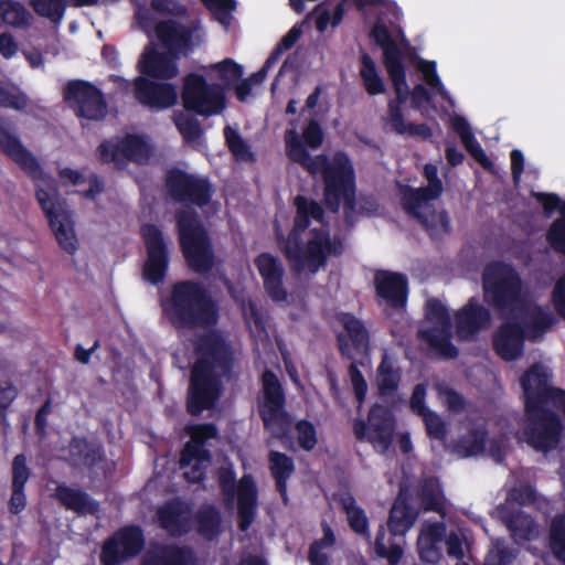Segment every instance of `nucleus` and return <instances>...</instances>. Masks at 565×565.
I'll return each instance as SVG.
<instances>
[{
	"instance_id": "obj_44",
	"label": "nucleus",
	"mask_w": 565,
	"mask_h": 565,
	"mask_svg": "<svg viewBox=\"0 0 565 565\" xmlns=\"http://www.w3.org/2000/svg\"><path fill=\"white\" fill-rule=\"evenodd\" d=\"M196 530L201 536L206 540L216 539L222 531V514L220 510L207 504L199 509L195 514Z\"/></svg>"
},
{
	"instance_id": "obj_40",
	"label": "nucleus",
	"mask_w": 565,
	"mask_h": 565,
	"mask_svg": "<svg viewBox=\"0 0 565 565\" xmlns=\"http://www.w3.org/2000/svg\"><path fill=\"white\" fill-rule=\"evenodd\" d=\"M420 337L439 356L448 360L458 358L459 350L451 342L452 326L450 328L431 327L422 331Z\"/></svg>"
},
{
	"instance_id": "obj_64",
	"label": "nucleus",
	"mask_w": 565,
	"mask_h": 565,
	"mask_svg": "<svg viewBox=\"0 0 565 565\" xmlns=\"http://www.w3.org/2000/svg\"><path fill=\"white\" fill-rule=\"evenodd\" d=\"M351 364L349 365V376L351 384L353 386L355 398L361 406L363 402L365 401L366 393H367V383L360 371L358 363L354 360H350Z\"/></svg>"
},
{
	"instance_id": "obj_37",
	"label": "nucleus",
	"mask_w": 565,
	"mask_h": 565,
	"mask_svg": "<svg viewBox=\"0 0 565 565\" xmlns=\"http://www.w3.org/2000/svg\"><path fill=\"white\" fill-rule=\"evenodd\" d=\"M190 434V440L186 441L182 448L184 461H189L191 458L200 456L201 458H207L210 450L206 449L205 444L209 439L216 438L218 430L213 423H203L191 426L188 429Z\"/></svg>"
},
{
	"instance_id": "obj_7",
	"label": "nucleus",
	"mask_w": 565,
	"mask_h": 565,
	"mask_svg": "<svg viewBox=\"0 0 565 565\" xmlns=\"http://www.w3.org/2000/svg\"><path fill=\"white\" fill-rule=\"evenodd\" d=\"M179 244L188 267L196 274H207L215 264V253L209 233L194 210L175 212Z\"/></svg>"
},
{
	"instance_id": "obj_30",
	"label": "nucleus",
	"mask_w": 565,
	"mask_h": 565,
	"mask_svg": "<svg viewBox=\"0 0 565 565\" xmlns=\"http://www.w3.org/2000/svg\"><path fill=\"white\" fill-rule=\"evenodd\" d=\"M524 334L523 326L516 319H509L494 332L493 350L502 360L515 361L523 354Z\"/></svg>"
},
{
	"instance_id": "obj_19",
	"label": "nucleus",
	"mask_w": 565,
	"mask_h": 565,
	"mask_svg": "<svg viewBox=\"0 0 565 565\" xmlns=\"http://www.w3.org/2000/svg\"><path fill=\"white\" fill-rule=\"evenodd\" d=\"M525 405L551 404L565 416V391L550 385V374L543 365L530 366L520 380Z\"/></svg>"
},
{
	"instance_id": "obj_33",
	"label": "nucleus",
	"mask_w": 565,
	"mask_h": 565,
	"mask_svg": "<svg viewBox=\"0 0 565 565\" xmlns=\"http://www.w3.org/2000/svg\"><path fill=\"white\" fill-rule=\"evenodd\" d=\"M158 40L170 52L186 53L192 47L193 29L175 20H163L156 25Z\"/></svg>"
},
{
	"instance_id": "obj_31",
	"label": "nucleus",
	"mask_w": 565,
	"mask_h": 565,
	"mask_svg": "<svg viewBox=\"0 0 565 565\" xmlns=\"http://www.w3.org/2000/svg\"><path fill=\"white\" fill-rule=\"evenodd\" d=\"M160 529L171 536H181L190 531L191 508L180 498L171 499L157 509Z\"/></svg>"
},
{
	"instance_id": "obj_13",
	"label": "nucleus",
	"mask_w": 565,
	"mask_h": 565,
	"mask_svg": "<svg viewBox=\"0 0 565 565\" xmlns=\"http://www.w3.org/2000/svg\"><path fill=\"white\" fill-rule=\"evenodd\" d=\"M164 186L172 201L201 209L210 204L214 194V188L207 178L179 168L167 171Z\"/></svg>"
},
{
	"instance_id": "obj_21",
	"label": "nucleus",
	"mask_w": 565,
	"mask_h": 565,
	"mask_svg": "<svg viewBox=\"0 0 565 565\" xmlns=\"http://www.w3.org/2000/svg\"><path fill=\"white\" fill-rule=\"evenodd\" d=\"M335 320L344 329L337 334V345L342 358L354 360L355 354L366 353L370 348V332L364 322L351 312L335 313Z\"/></svg>"
},
{
	"instance_id": "obj_5",
	"label": "nucleus",
	"mask_w": 565,
	"mask_h": 565,
	"mask_svg": "<svg viewBox=\"0 0 565 565\" xmlns=\"http://www.w3.org/2000/svg\"><path fill=\"white\" fill-rule=\"evenodd\" d=\"M344 252V239L338 234L331 236L327 226L310 228L305 243L301 239L296 246H281V253L297 275L305 270L315 275L328 265L330 257H341Z\"/></svg>"
},
{
	"instance_id": "obj_38",
	"label": "nucleus",
	"mask_w": 565,
	"mask_h": 565,
	"mask_svg": "<svg viewBox=\"0 0 565 565\" xmlns=\"http://www.w3.org/2000/svg\"><path fill=\"white\" fill-rule=\"evenodd\" d=\"M141 565H195V557L188 547L169 545L149 553Z\"/></svg>"
},
{
	"instance_id": "obj_10",
	"label": "nucleus",
	"mask_w": 565,
	"mask_h": 565,
	"mask_svg": "<svg viewBox=\"0 0 565 565\" xmlns=\"http://www.w3.org/2000/svg\"><path fill=\"white\" fill-rule=\"evenodd\" d=\"M181 99L185 110L204 117L218 115L226 107L225 87L220 83L209 84L198 73L183 77Z\"/></svg>"
},
{
	"instance_id": "obj_29",
	"label": "nucleus",
	"mask_w": 565,
	"mask_h": 565,
	"mask_svg": "<svg viewBox=\"0 0 565 565\" xmlns=\"http://www.w3.org/2000/svg\"><path fill=\"white\" fill-rule=\"evenodd\" d=\"M285 143L288 159L300 164L310 174L315 175L320 173L323 179L329 168L334 167V157L332 158V161H330L326 154L312 157L305 147L297 131L294 129L286 131Z\"/></svg>"
},
{
	"instance_id": "obj_46",
	"label": "nucleus",
	"mask_w": 565,
	"mask_h": 565,
	"mask_svg": "<svg viewBox=\"0 0 565 565\" xmlns=\"http://www.w3.org/2000/svg\"><path fill=\"white\" fill-rule=\"evenodd\" d=\"M340 504L347 514L350 529L360 535L369 534V519L365 511L356 505L354 497L350 493L344 494Z\"/></svg>"
},
{
	"instance_id": "obj_27",
	"label": "nucleus",
	"mask_w": 565,
	"mask_h": 565,
	"mask_svg": "<svg viewBox=\"0 0 565 565\" xmlns=\"http://www.w3.org/2000/svg\"><path fill=\"white\" fill-rule=\"evenodd\" d=\"M491 312L482 306L478 298L471 297L468 302L456 312V334L461 341L475 339L480 331L489 328Z\"/></svg>"
},
{
	"instance_id": "obj_3",
	"label": "nucleus",
	"mask_w": 565,
	"mask_h": 565,
	"mask_svg": "<svg viewBox=\"0 0 565 565\" xmlns=\"http://www.w3.org/2000/svg\"><path fill=\"white\" fill-rule=\"evenodd\" d=\"M163 316L175 330L210 328L217 323L218 307L203 284L192 279L172 284L160 300Z\"/></svg>"
},
{
	"instance_id": "obj_41",
	"label": "nucleus",
	"mask_w": 565,
	"mask_h": 565,
	"mask_svg": "<svg viewBox=\"0 0 565 565\" xmlns=\"http://www.w3.org/2000/svg\"><path fill=\"white\" fill-rule=\"evenodd\" d=\"M502 520L516 544L532 541L536 535V523L521 510L504 513Z\"/></svg>"
},
{
	"instance_id": "obj_57",
	"label": "nucleus",
	"mask_w": 565,
	"mask_h": 565,
	"mask_svg": "<svg viewBox=\"0 0 565 565\" xmlns=\"http://www.w3.org/2000/svg\"><path fill=\"white\" fill-rule=\"evenodd\" d=\"M174 125L188 143L196 141L203 135L200 121L192 116L180 114L175 116Z\"/></svg>"
},
{
	"instance_id": "obj_39",
	"label": "nucleus",
	"mask_w": 565,
	"mask_h": 565,
	"mask_svg": "<svg viewBox=\"0 0 565 565\" xmlns=\"http://www.w3.org/2000/svg\"><path fill=\"white\" fill-rule=\"evenodd\" d=\"M54 497L67 510L78 514L93 513L97 509L96 501L88 493L66 484H58Z\"/></svg>"
},
{
	"instance_id": "obj_61",
	"label": "nucleus",
	"mask_w": 565,
	"mask_h": 565,
	"mask_svg": "<svg viewBox=\"0 0 565 565\" xmlns=\"http://www.w3.org/2000/svg\"><path fill=\"white\" fill-rule=\"evenodd\" d=\"M437 391L439 397L443 399L444 404L448 408V411L452 413H460L466 407L465 397L458 393L456 390L448 385L438 384Z\"/></svg>"
},
{
	"instance_id": "obj_12",
	"label": "nucleus",
	"mask_w": 565,
	"mask_h": 565,
	"mask_svg": "<svg viewBox=\"0 0 565 565\" xmlns=\"http://www.w3.org/2000/svg\"><path fill=\"white\" fill-rule=\"evenodd\" d=\"M525 425L523 436L529 446L537 451L555 448L563 433L561 417L546 405H525Z\"/></svg>"
},
{
	"instance_id": "obj_15",
	"label": "nucleus",
	"mask_w": 565,
	"mask_h": 565,
	"mask_svg": "<svg viewBox=\"0 0 565 565\" xmlns=\"http://www.w3.org/2000/svg\"><path fill=\"white\" fill-rule=\"evenodd\" d=\"M395 429L393 412L382 404H374L370 408L367 420L356 419L353 423L355 438L360 441L366 439L380 454H385L391 448Z\"/></svg>"
},
{
	"instance_id": "obj_23",
	"label": "nucleus",
	"mask_w": 565,
	"mask_h": 565,
	"mask_svg": "<svg viewBox=\"0 0 565 565\" xmlns=\"http://www.w3.org/2000/svg\"><path fill=\"white\" fill-rule=\"evenodd\" d=\"M134 96L138 103L152 110L168 109L177 104V87L171 83L153 82L145 76L134 81Z\"/></svg>"
},
{
	"instance_id": "obj_18",
	"label": "nucleus",
	"mask_w": 565,
	"mask_h": 565,
	"mask_svg": "<svg viewBox=\"0 0 565 565\" xmlns=\"http://www.w3.org/2000/svg\"><path fill=\"white\" fill-rule=\"evenodd\" d=\"M143 547L145 535L139 525L121 526L104 541L100 565H122L137 557Z\"/></svg>"
},
{
	"instance_id": "obj_56",
	"label": "nucleus",
	"mask_w": 565,
	"mask_h": 565,
	"mask_svg": "<svg viewBox=\"0 0 565 565\" xmlns=\"http://www.w3.org/2000/svg\"><path fill=\"white\" fill-rule=\"evenodd\" d=\"M518 556V551L505 545L503 540H495L489 551L487 565H511Z\"/></svg>"
},
{
	"instance_id": "obj_16",
	"label": "nucleus",
	"mask_w": 565,
	"mask_h": 565,
	"mask_svg": "<svg viewBox=\"0 0 565 565\" xmlns=\"http://www.w3.org/2000/svg\"><path fill=\"white\" fill-rule=\"evenodd\" d=\"M63 99L77 117L87 120H103L108 111L103 92L84 79L70 81L64 87Z\"/></svg>"
},
{
	"instance_id": "obj_11",
	"label": "nucleus",
	"mask_w": 565,
	"mask_h": 565,
	"mask_svg": "<svg viewBox=\"0 0 565 565\" xmlns=\"http://www.w3.org/2000/svg\"><path fill=\"white\" fill-rule=\"evenodd\" d=\"M96 154L102 163L114 164L117 170H125L130 162L138 166L148 164L153 150L143 136L127 134L102 141Z\"/></svg>"
},
{
	"instance_id": "obj_49",
	"label": "nucleus",
	"mask_w": 565,
	"mask_h": 565,
	"mask_svg": "<svg viewBox=\"0 0 565 565\" xmlns=\"http://www.w3.org/2000/svg\"><path fill=\"white\" fill-rule=\"evenodd\" d=\"M223 132L226 146L235 160L244 162L255 161V154L253 153L249 145L243 139L236 129L226 125Z\"/></svg>"
},
{
	"instance_id": "obj_20",
	"label": "nucleus",
	"mask_w": 565,
	"mask_h": 565,
	"mask_svg": "<svg viewBox=\"0 0 565 565\" xmlns=\"http://www.w3.org/2000/svg\"><path fill=\"white\" fill-rule=\"evenodd\" d=\"M423 174L428 184L420 188L406 186L403 196L402 205L405 212L415 218L427 230L433 227L428 216L420 212V207L430 201L437 200L443 191V182L438 177V168L433 163H427L424 167Z\"/></svg>"
},
{
	"instance_id": "obj_53",
	"label": "nucleus",
	"mask_w": 565,
	"mask_h": 565,
	"mask_svg": "<svg viewBox=\"0 0 565 565\" xmlns=\"http://www.w3.org/2000/svg\"><path fill=\"white\" fill-rule=\"evenodd\" d=\"M212 68L216 72V77L223 82L221 85L225 87V90L243 76V66L230 57L214 64Z\"/></svg>"
},
{
	"instance_id": "obj_35",
	"label": "nucleus",
	"mask_w": 565,
	"mask_h": 565,
	"mask_svg": "<svg viewBox=\"0 0 565 565\" xmlns=\"http://www.w3.org/2000/svg\"><path fill=\"white\" fill-rule=\"evenodd\" d=\"M268 467L275 487L284 504H288V480L295 473L296 466L292 457L277 450L268 452Z\"/></svg>"
},
{
	"instance_id": "obj_62",
	"label": "nucleus",
	"mask_w": 565,
	"mask_h": 565,
	"mask_svg": "<svg viewBox=\"0 0 565 565\" xmlns=\"http://www.w3.org/2000/svg\"><path fill=\"white\" fill-rule=\"evenodd\" d=\"M423 422L426 427L427 435L430 438L443 440L447 435V426L443 418L434 411H429L423 416Z\"/></svg>"
},
{
	"instance_id": "obj_59",
	"label": "nucleus",
	"mask_w": 565,
	"mask_h": 565,
	"mask_svg": "<svg viewBox=\"0 0 565 565\" xmlns=\"http://www.w3.org/2000/svg\"><path fill=\"white\" fill-rule=\"evenodd\" d=\"M426 318L434 323L433 327L450 328L451 318L447 307L437 298H431L426 302Z\"/></svg>"
},
{
	"instance_id": "obj_42",
	"label": "nucleus",
	"mask_w": 565,
	"mask_h": 565,
	"mask_svg": "<svg viewBox=\"0 0 565 565\" xmlns=\"http://www.w3.org/2000/svg\"><path fill=\"white\" fill-rule=\"evenodd\" d=\"M402 372L394 361L384 354L377 367L376 384L379 394L383 397L394 394L401 383Z\"/></svg>"
},
{
	"instance_id": "obj_48",
	"label": "nucleus",
	"mask_w": 565,
	"mask_h": 565,
	"mask_svg": "<svg viewBox=\"0 0 565 565\" xmlns=\"http://www.w3.org/2000/svg\"><path fill=\"white\" fill-rule=\"evenodd\" d=\"M524 311L526 312L529 320L523 328L532 338L542 335L555 323V317L553 313L541 306L535 305L530 307L527 310L524 308L523 312Z\"/></svg>"
},
{
	"instance_id": "obj_28",
	"label": "nucleus",
	"mask_w": 565,
	"mask_h": 565,
	"mask_svg": "<svg viewBox=\"0 0 565 565\" xmlns=\"http://www.w3.org/2000/svg\"><path fill=\"white\" fill-rule=\"evenodd\" d=\"M67 460L72 467L92 470L107 460L103 444L97 438L73 436L67 446Z\"/></svg>"
},
{
	"instance_id": "obj_14",
	"label": "nucleus",
	"mask_w": 565,
	"mask_h": 565,
	"mask_svg": "<svg viewBox=\"0 0 565 565\" xmlns=\"http://www.w3.org/2000/svg\"><path fill=\"white\" fill-rule=\"evenodd\" d=\"M221 381L209 363L196 360L191 370L186 412L192 416H199L211 409L221 395Z\"/></svg>"
},
{
	"instance_id": "obj_24",
	"label": "nucleus",
	"mask_w": 565,
	"mask_h": 565,
	"mask_svg": "<svg viewBox=\"0 0 565 565\" xmlns=\"http://www.w3.org/2000/svg\"><path fill=\"white\" fill-rule=\"evenodd\" d=\"M374 288L377 299L387 307L396 311L405 309L408 298V280L406 275L379 269L374 274Z\"/></svg>"
},
{
	"instance_id": "obj_8",
	"label": "nucleus",
	"mask_w": 565,
	"mask_h": 565,
	"mask_svg": "<svg viewBox=\"0 0 565 565\" xmlns=\"http://www.w3.org/2000/svg\"><path fill=\"white\" fill-rule=\"evenodd\" d=\"M262 395L257 403V412L264 429L270 433L267 445L271 439L286 444L290 440L292 419L286 409V393L278 376L266 369L260 377Z\"/></svg>"
},
{
	"instance_id": "obj_26",
	"label": "nucleus",
	"mask_w": 565,
	"mask_h": 565,
	"mask_svg": "<svg viewBox=\"0 0 565 565\" xmlns=\"http://www.w3.org/2000/svg\"><path fill=\"white\" fill-rule=\"evenodd\" d=\"M295 205L296 215L292 228L289 231L287 237L282 234L277 235V243L280 250L281 246H296L297 243L302 239V233L310 226L311 218L320 223L324 220L323 207L312 199L297 195Z\"/></svg>"
},
{
	"instance_id": "obj_50",
	"label": "nucleus",
	"mask_w": 565,
	"mask_h": 565,
	"mask_svg": "<svg viewBox=\"0 0 565 565\" xmlns=\"http://www.w3.org/2000/svg\"><path fill=\"white\" fill-rule=\"evenodd\" d=\"M548 545L555 558L565 563V513L556 514L552 519Z\"/></svg>"
},
{
	"instance_id": "obj_58",
	"label": "nucleus",
	"mask_w": 565,
	"mask_h": 565,
	"mask_svg": "<svg viewBox=\"0 0 565 565\" xmlns=\"http://www.w3.org/2000/svg\"><path fill=\"white\" fill-rule=\"evenodd\" d=\"M297 441L301 449L311 451L318 444L317 429L308 419H300L296 423Z\"/></svg>"
},
{
	"instance_id": "obj_54",
	"label": "nucleus",
	"mask_w": 565,
	"mask_h": 565,
	"mask_svg": "<svg viewBox=\"0 0 565 565\" xmlns=\"http://www.w3.org/2000/svg\"><path fill=\"white\" fill-rule=\"evenodd\" d=\"M30 4L38 15L56 24L63 19L66 9L65 0H30Z\"/></svg>"
},
{
	"instance_id": "obj_45",
	"label": "nucleus",
	"mask_w": 565,
	"mask_h": 565,
	"mask_svg": "<svg viewBox=\"0 0 565 565\" xmlns=\"http://www.w3.org/2000/svg\"><path fill=\"white\" fill-rule=\"evenodd\" d=\"M0 19L15 29H26L31 25L33 17L21 2L0 0Z\"/></svg>"
},
{
	"instance_id": "obj_32",
	"label": "nucleus",
	"mask_w": 565,
	"mask_h": 565,
	"mask_svg": "<svg viewBox=\"0 0 565 565\" xmlns=\"http://www.w3.org/2000/svg\"><path fill=\"white\" fill-rule=\"evenodd\" d=\"M138 70L140 76L161 81L172 79L179 73L175 60L168 53L159 52L153 47L143 52L138 63Z\"/></svg>"
},
{
	"instance_id": "obj_25",
	"label": "nucleus",
	"mask_w": 565,
	"mask_h": 565,
	"mask_svg": "<svg viewBox=\"0 0 565 565\" xmlns=\"http://www.w3.org/2000/svg\"><path fill=\"white\" fill-rule=\"evenodd\" d=\"M254 265L263 279L267 296L275 302H285L288 299L284 286L285 267L282 262L270 253L263 252L254 259Z\"/></svg>"
},
{
	"instance_id": "obj_22",
	"label": "nucleus",
	"mask_w": 565,
	"mask_h": 565,
	"mask_svg": "<svg viewBox=\"0 0 565 565\" xmlns=\"http://www.w3.org/2000/svg\"><path fill=\"white\" fill-rule=\"evenodd\" d=\"M194 351L198 360L207 362L214 372L215 369L230 372L233 367L232 348L224 337L216 331L200 335L194 343Z\"/></svg>"
},
{
	"instance_id": "obj_1",
	"label": "nucleus",
	"mask_w": 565,
	"mask_h": 565,
	"mask_svg": "<svg viewBox=\"0 0 565 565\" xmlns=\"http://www.w3.org/2000/svg\"><path fill=\"white\" fill-rule=\"evenodd\" d=\"M0 149L10 157L34 181L35 196L58 246L70 255L78 248L75 233L73 212L58 192L56 182L44 177L36 158L21 143L18 136L11 131L8 119L0 117Z\"/></svg>"
},
{
	"instance_id": "obj_17",
	"label": "nucleus",
	"mask_w": 565,
	"mask_h": 565,
	"mask_svg": "<svg viewBox=\"0 0 565 565\" xmlns=\"http://www.w3.org/2000/svg\"><path fill=\"white\" fill-rule=\"evenodd\" d=\"M140 235L146 247L147 258L142 266V278L153 285L162 284L168 275L170 254L162 231L158 225H141Z\"/></svg>"
},
{
	"instance_id": "obj_4",
	"label": "nucleus",
	"mask_w": 565,
	"mask_h": 565,
	"mask_svg": "<svg viewBox=\"0 0 565 565\" xmlns=\"http://www.w3.org/2000/svg\"><path fill=\"white\" fill-rule=\"evenodd\" d=\"M483 300L500 318L518 319L525 302L523 282L515 268L508 263L493 260L482 273Z\"/></svg>"
},
{
	"instance_id": "obj_52",
	"label": "nucleus",
	"mask_w": 565,
	"mask_h": 565,
	"mask_svg": "<svg viewBox=\"0 0 565 565\" xmlns=\"http://www.w3.org/2000/svg\"><path fill=\"white\" fill-rule=\"evenodd\" d=\"M183 450L180 454L179 465L182 470H184V478L190 483H199L205 479L206 468L212 460L211 454H209L207 458H201L196 456L195 458L189 459V461L183 460Z\"/></svg>"
},
{
	"instance_id": "obj_6",
	"label": "nucleus",
	"mask_w": 565,
	"mask_h": 565,
	"mask_svg": "<svg viewBox=\"0 0 565 565\" xmlns=\"http://www.w3.org/2000/svg\"><path fill=\"white\" fill-rule=\"evenodd\" d=\"M322 182L324 206L338 213L343 203L344 223L348 228H353L356 223V180L353 163L345 152L334 153V167L329 168Z\"/></svg>"
},
{
	"instance_id": "obj_51",
	"label": "nucleus",
	"mask_w": 565,
	"mask_h": 565,
	"mask_svg": "<svg viewBox=\"0 0 565 565\" xmlns=\"http://www.w3.org/2000/svg\"><path fill=\"white\" fill-rule=\"evenodd\" d=\"M385 539V527L380 525L375 536L374 551L379 557L387 559L388 565H397L403 556V547L392 540H388V544H386Z\"/></svg>"
},
{
	"instance_id": "obj_34",
	"label": "nucleus",
	"mask_w": 565,
	"mask_h": 565,
	"mask_svg": "<svg viewBox=\"0 0 565 565\" xmlns=\"http://www.w3.org/2000/svg\"><path fill=\"white\" fill-rule=\"evenodd\" d=\"M31 477V470L24 454L17 455L12 460L11 497L8 509L12 514H19L26 507L25 484Z\"/></svg>"
},
{
	"instance_id": "obj_47",
	"label": "nucleus",
	"mask_w": 565,
	"mask_h": 565,
	"mask_svg": "<svg viewBox=\"0 0 565 565\" xmlns=\"http://www.w3.org/2000/svg\"><path fill=\"white\" fill-rule=\"evenodd\" d=\"M360 61V76L366 93L371 96L383 94L385 92V84L383 78L379 75L373 58L367 53H363Z\"/></svg>"
},
{
	"instance_id": "obj_9",
	"label": "nucleus",
	"mask_w": 565,
	"mask_h": 565,
	"mask_svg": "<svg viewBox=\"0 0 565 565\" xmlns=\"http://www.w3.org/2000/svg\"><path fill=\"white\" fill-rule=\"evenodd\" d=\"M218 486L226 507L232 508L237 499V525L246 532L253 524L257 513L258 491L250 475H244L236 483L235 472L231 468H221Z\"/></svg>"
},
{
	"instance_id": "obj_2",
	"label": "nucleus",
	"mask_w": 565,
	"mask_h": 565,
	"mask_svg": "<svg viewBox=\"0 0 565 565\" xmlns=\"http://www.w3.org/2000/svg\"><path fill=\"white\" fill-rule=\"evenodd\" d=\"M369 36L382 50L383 64L395 92V98L387 103L388 124L392 130L401 136L429 139L433 131L427 124L406 122L405 120L402 106L408 97L411 98V92L406 81L403 52L382 18H377L373 23Z\"/></svg>"
},
{
	"instance_id": "obj_43",
	"label": "nucleus",
	"mask_w": 565,
	"mask_h": 565,
	"mask_svg": "<svg viewBox=\"0 0 565 565\" xmlns=\"http://www.w3.org/2000/svg\"><path fill=\"white\" fill-rule=\"evenodd\" d=\"M323 536L315 540L308 551V561L310 565H331L329 555L324 550L333 547L337 543V536L332 526L326 521H321Z\"/></svg>"
},
{
	"instance_id": "obj_55",
	"label": "nucleus",
	"mask_w": 565,
	"mask_h": 565,
	"mask_svg": "<svg viewBox=\"0 0 565 565\" xmlns=\"http://www.w3.org/2000/svg\"><path fill=\"white\" fill-rule=\"evenodd\" d=\"M420 501L425 511L444 513L443 494L434 480H426L422 486Z\"/></svg>"
},
{
	"instance_id": "obj_63",
	"label": "nucleus",
	"mask_w": 565,
	"mask_h": 565,
	"mask_svg": "<svg viewBox=\"0 0 565 565\" xmlns=\"http://www.w3.org/2000/svg\"><path fill=\"white\" fill-rule=\"evenodd\" d=\"M465 149L470 153V156L481 164L484 169L492 168L493 163L489 159V157L486 154L484 150L482 149L481 145L475 137L473 132L460 138Z\"/></svg>"
},
{
	"instance_id": "obj_60",
	"label": "nucleus",
	"mask_w": 565,
	"mask_h": 565,
	"mask_svg": "<svg viewBox=\"0 0 565 565\" xmlns=\"http://www.w3.org/2000/svg\"><path fill=\"white\" fill-rule=\"evenodd\" d=\"M546 241L557 253L565 256V214H561L546 232Z\"/></svg>"
},
{
	"instance_id": "obj_36",
	"label": "nucleus",
	"mask_w": 565,
	"mask_h": 565,
	"mask_svg": "<svg viewBox=\"0 0 565 565\" xmlns=\"http://www.w3.org/2000/svg\"><path fill=\"white\" fill-rule=\"evenodd\" d=\"M418 516V511L409 502L398 495L388 514L387 529L392 536L403 537L413 526Z\"/></svg>"
}]
</instances>
